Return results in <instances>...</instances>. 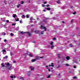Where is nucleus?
I'll use <instances>...</instances> for the list:
<instances>
[{
  "label": "nucleus",
  "mask_w": 80,
  "mask_h": 80,
  "mask_svg": "<svg viewBox=\"0 0 80 80\" xmlns=\"http://www.w3.org/2000/svg\"><path fill=\"white\" fill-rule=\"evenodd\" d=\"M20 33L21 34H24V33H26L27 34H28V36L29 37H31V33H30V32H24L23 31L20 32Z\"/></svg>",
  "instance_id": "nucleus-1"
},
{
  "label": "nucleus",
  "mask_w": 80,
  "mask_h": 80,
  "mask_svg": "<svg viewBox=\"0 0 80 80\" xmlns=\"http://www.w3.org/2000/svg\"><path fill=\"white\" fill-rule=\"evenodd\" d=\"M31 10L32 9H28V8H26L24 9V12H30Z\"/></svg>",
  "instance_id": "nucleus-2"
},
{
  "label": "nucleus",
  "mask_w": 80,
  "mask_h": 80,
  "mask_svg": "<svg viewBox=\"0 0 80 80\" xmlns=\"http://www.w3.org/2000/svg\"><path fill=\"white\" fill-rule=\"evenodd\" d=\"M53 63H51V65H48V66H47L46 67L48 69L49 67H51V66H52V67H53L54 65H53Z\"/></svg>",
  "instance_id": "nucleus-3"
},
{
  "label": "nucleus",
  "mask_w": 80,
  "mask_h": 80,
  "mask_svg": "<svg viewBox=\"0 0 80 80\" xmlns=\"http://www.w3.org/2000/svg\"><path fill=\"white\" fill-rule=\"evenodd\" d=\"M41 29H45V31H46L47 28L45 27H44L42 25H41Z\"/></svg>",
  "instance_id": "nucleus-4"
},
{
  "label": "nucleus",
  "mask_w": 80,
  "mask_h": 80,
  "mask_svg": "<svg viewBox=\"0 0 80 80\" xmlns=\"http://www.w3.org/2000/svg\"><path fill=\"white\" fill-rule=\"evenodd\" d=\"M53 11H54V9H51V11H50V14L52 15V14H53Z\"/></svg>",
  "instance_id": "nucleus-5"
},
{
  "label": "nucleus",
  "mask_w": 80,
  "mask_h": 80,
  "mask_svg": "<svg viewBox=\"0 0 80 80\" xmlns=\"http://www.w3.org/2000/svg\"><path fill=\"white\" fill-rule=\"evenodd\" d=\"M42 23L45 24L47 23V20H45L43 21L42 22Z\"/></svg>",
  "instance_id": "nucleus-6"
},
{
  "label": "nucleus",
  "mask_w": 80,
  "mask_h": 80,
  "mask_svg": "<svg viewBox=\"0 0 80 80\" xmlns=\"http://www.w3.org/2000/svg\"><path fill=\"white\" fill-rule=\"evenodd\" d=\"M31 74V72H30V71H29L28 72H27V76L28 77H29V76H30V75Z\"/></svg>",
  "instance_id": "nucleus-7"
},
{
  "label": "nucleus",
  "mask_w": 80,
  "mask_h": 80,
  "mask_svg": "<svg viewBox=\"0 0 80 80\" xmlns=\"http://www.w3.org/2000/svg\"><path fill=\"white\" fill-rule=\"evenodd\" d=\"M30 68H31V70H33L34 69V68L32 66L30 67Z\"/></svg>",
  "instance_id": "nucleus-8"
},
{
  "label": "nucleus",
  "mask_w": 80,
  "mask_h": 80,
  "mask_svg": "<svg viewBox=\"0 0 80 80\" xmlns=\"http://www.w3.org/2000/svg\"><path fill=\"white\" fill-rule=\"evenodd\" d=\"M6 68H7L8 70H10V67L6 66Z\"/></svg>",
  "instance_id": "nucleus-9"
},
{
  "label": "nucleus",
  "mask_w": 80,
  "mask_h": 80,
  "mask_svg": "<svg viewBox=\"0 0 80 80\" xmlns=\"http://www.w3.org/2000/svg\"><path fill=\"white\" fill-rule=\"evenodd\" d=\"M36 33H39V31L38 30H37L35 31Z\"/></svg>",
  "instance_id": "nucleus-10"
},
{
  "label": "nucleus",
  "mask_w": 80,
  "mask_h": 80,
  "mask_svg": "<svg viewBox=\"0 0 80 80\" xmlns=\"http://www.w3.org/2000/svg\"><path fill=\"white\" fill-rule=\"evenodd\" d=\"M5 64L8 66H9V65H10V63H9V62H8L7 63H5Z\"/></svg>",
  "instance_id": "nucleus-11"
},
{
  "label": "nucleus",
  "mask_w": 80,
  "mask_h": 80,
  "mask_svg": "<svg viewBox=\"0 0 80 80\" xmlns=\"http://www.w3.org/2000/svg\"><path fill=\"white\" fill-rule=\"evenodd\" d=\"M30 20H35V19H33V17H31L30 18Z\"/></svg>",
  "instance_id": "nucleus-12"
},
{
  "label": "nucleus",
  "mask_w": 80,
  "mask_h": 80,
  "mask_svg": "<svg viewBox=\"0 0 80 80\" xmlns=\"http://www.w3.org/2000/svg\"><path fill=\"white\" fill-rule=\"evenodd\" d=\"M8 58V56H6L5 57L3 58V59H7Z\"/></svg>",
  "instance_id": "nucleus-13"
},
{
  "label": "nucleus",
  "mask_w": 80,
  "mask_h": 80,
  "mask_svg": "<svg viewBox=\"0 0 80 80\" xmlns=\"http://www.w3.org/2000/svg\"><path fill=\"white\" fill-rule=\"evenodd\" d=\"M15 20L16 22H18V21H19V19L18 18H17V19L15 18Z\"/></svg>",
  "instance_id": "nucleus-14"
},
{
  "label": "nucleus",
  "mask_w": 80,
  "mask_h": 80,
  "mask_svg": "<svg viewBox=\"0 0 80 80\" xmlns=\"http://www.w3.org/2000/svg\"><path fill=\"white\" fill-rule=\"evenodd\" d=\"M66 58L67 60H68L70 59V57L68 56V57H66Z\"/></svg>",
  "instance_id": "nucleus-15"
},
{
  "label": "nucleus",
  "mask_w": 80,
  "mask_h": 80,
  "mask_svg": "<svg viewBox=\"0 0 80 80\" xmlns=\"http://www.w3.org/2000/svg\"><path fill=\"white\" fill-rule=\"evenodd\" d=\"M36 60H37V59L35 58L34 59H32V62H35V61H36Z\"/></svg>",
  "instance_id": "nucleus-16"
},
{
  "label": "nucleus",
  "mask_w": 80,
  "mask_h": 80,
  "mask_svg": "<svg viewBox=\"0 0 80 80\" xmlns=\"http://www.w3.org/2000/svg\"><path fill=\"white\" fill-rule=\"evenodd\" d=\"M53 20H56V19H57V17H54L52 18Z\"/></svg>",
  "instance_id": "nucleus-17"
},
{
  "label": "nucleus",
  "mask_w": 80,
  "mask_h": 80,
  "mask_svg": "<svg viewBox=\"0 0 80 80\" xmlns=\"http://www.w3.org/2000/svg\"><path fill=\"white\" fill-rule=\"evenodd\" d=\"M46 9H47V10H51V8H46Z\"/></svg>",
  "instance_id": "nucleus-18"
},
{
  "label": "nucleus",
  "mask_w": 80,
  "mask_h": 80,
  "mask_svg": "<svg viewBox=\"0 0 80 80\" xmlns=\"http://www.w3.org/2000/svg\"><path fill=\"white\" fill-rule=\"evenodd\" d=\"M6 35V33H5V32H2V35L5 36Z\"/></svg>",
  "instance_id": "nucleus-19"
},
{
  "label": "nucleus",
  "mask_w": 80,
  "mask_h": 80,
  "mask_svg": "<svg viewBox=\"0 0 80 80\" xmlns=\"http://www.w3.org/2000/svg\"><path fill=\"white\" fill-rule=\"evenodd\" d=\"M11 56H13V55H14V53L12 52H11Z\"/></svg>",
  "instance_id": "nucleus-20"
},
{
  "label": "nucleus",
  "mask_w": 80,
  "mask_h": 80,
  "mask_svg": "<svg viewBox=\"0 0 80 80\" xmlns=\"http://www.w3.org/2000/svg\"><path fill=\"white\" fill-rule=\"evenodd\" d=\"M20 80H24V78L23 77H21L19 78Z\"/></svg>",
  "instance_id": "nucleus-21"
},
{
  "label": "nucleus",
  "mask_w": 80,
  "mask_h": 80,
  "mask_svg": "<svg viewBox=\"0 0 80 80\" xmlns=\"http://www.w3.org/2000/svg\"><path fill=\"white\" fill-rule=\"evenodd\" d=\"M22 17L23 18H25V16L24 14L22 15Z\"/></svg>",
  "instance_id": "nucleus-22"
},
{
  "label": "nucleus",
  "mask_w": 80,
  "mask_h": 80,
  "mask_svg": "<svg viewBox=\"0 0 80 80\" xmlns=\"http://www.w3.org/2000/svg\"><path fill=\"white\" fill-rule=\"evenodd\" d=\"M20 6H21V5L20 4H19L17 6V7L18 8H19Z\"/></svg>",
  "instance_id": "nucleus-23"
},
{
  "label": "nucleus",
  "mask_w": 80,
  "mask_h": 80,
  "mask_svg": "<svg viewBox=\"0 0 80 80\" xmlns=\"http://www.w3.org/2000/svg\"><path fill=\"white\" fill-rule=\"evenodd\" d=\"M29 57H33V55H32V54H30Z\"/></svg>",
  "instance_id": "nucleus-24"
},
{
  "label": "nucleus",
  "mask_w": 80,
  "mask_h": 80,
  "mask_svg": "<svg viewBox=\"0 0 80 80\" xmlns=\"http://www.w3.org/2000/svg\"><path fill=\"white\" fill-rule=\"evenodd\" d=\"M10 35H11V36H14V34H13V33H11Z\"/></svg>",
  "instance_id": "nucleus-25"
},
{
  "label": "nucleus",
  "mask_w": 80,
  "mask_h": 80,
  "mask_svg": "<svg viewBox=\"0 0 80 80\" xmlns=\"http://www.w3.org/2000/svg\"><path fill=\"white\" fill-rule=\"evenodd\" d=\"M16 25V23H13L12 24V26H15V25Z\"/></svg>",
  "instance_id": "nucleus-26"
},
{
  "label": "nucleus",
  "mask_w": 80,
  "mask_h": 80,
  "mask_svg": "<svg viewBox=\"0 0 80 80\" xmlns=\"http://www.w3.org/2000/svg\"><path fill=\"white\" fill-rule=\"evenodd\" d=\"M15 48H14V47H12V48H11V50H14Z\"/></svg>",
  "instance_id": "nucleus-27"
},
{
  "label": "nucleus",
  "mask_w": 80,
  "mask_h": 80,
  "mask_svg": "<svg viewBox=\"0 0 80 80\" xmlns=\"http://www.w3.org/2000/svg\"><path fill=\"white\" fill-rule=\"evenodd\" d=\"M26 17L27 18H29V16H28V14L26 15Z\"/></svg>",
  "instance_id": "nucleus-28"
},
{
  "label": "nucleus",
  "mask_w": 80,
  "mask_h": 80,
  "mask_svg": "<svg viewBox=\"0 0 80 80\" xmlns=\"http://www.w3.org/2000/svg\"><path fill=\"white\" fill-rule=\"evenodd\" d=\"M50 75H48V76L47 77L48 78H50Z\"/></svg>",
  "instance_id": "nucleus-29"
},
{
  "label": "nucleus",
  "mask_w": 80,
  "mask_h": 80,
  "mask_svg": "<svg viewBox=\"0 0 80 80\" xmlns=\"http://www.w3.org/2000/svg\"><path fill=\"white\" fill-rule=\"evenodd\" d=\"M15 16H16V14H14L12 16V17H14V18H15Z\"/></svg>",
  "instance_id": "nucleus-30"
},
{
  "label": "nucleus",
  "mask_w": 80,
  "mask_h": 80,
  "mask_svg": "<svg viewBox=\"0 0 80 80\" xmlns=\"http://www.w3.org/2000/svg\"><path fill=\"white\" fill-rule=\"evenodd\" d=\"M2 51L3 52H6V50L5 49H3Z\"/></svg>",
  "instance_id": "nucleus-31"
},
{
  "label": "nucleus",
  "mask_w": 80,
  "mask_h": 80,
  "mask_svg": "<svg viewBox=\"0 0 80 80\" xmlns=\"http://www.w3.org/2000/svg\"><path fill=\"white\" fill-rule=\"evenodd\" d=\"M45 32V31H42L41 32V34H43V32Z\"/></svg>",
  "instance_id": "nucleus-32"
},
{
  "label": "nucleus",
  "mask_w": 80,
  "mask_h": 80,
  "mask_svg": "<svg viewBox=\"0 0 80 80\" xmlns=\"http://www.w3.org/2000/svg\"><path fill=\"white\" fill-rule=\"evenodd\" d=\"M60 67V66H58V67H57V66H56V68H59Z\"/></svg>",
  "instance_id": "nucleus-33"
},
{
  "label": "nucleus",
  "mask_w": 80,
  "mask_h": 80,
  "mask_svg": "<svg viewBox=\"0 0 80 80\" xmlns=\"http://www.w3.org/2000/svg\"><path fill=\"white\" fill-rule=\"evenodd\" d=\"M10 78H13V76H10Z\"/></svg>",
  "instance_id": "nucleus-34"
},
{
  "label": "nucleus",
  "mask_w": 80,
  "mask_h": 80,
  "mask_svg": "<svg viewBox=\"0 0 80 80\" xmlns=\"http://www.w3.org/2000/svg\"><path fill=\"white\" fill-rule=\"evenodd\" d=\"M24 56H27V55H28V54H24Z\"/></svg>",
  "instance_id": "nucleus-35"
},
{
  "label": "nucleus",
  "mask_w": 80,
  "mask_h": 80,
  "mask_svg": "<svg viewBox=\"0 0 80 80\" xmlns=\"http://www.w3.org/2000/svg\"><path fill=\"white\" fill-rule=\"evenodd\" d=\"M4 3H5V4H7V1H4Z\"/></svg>",
  "instance_id": "nucleus-36"
},
{
  "label": "nucleus",
  "mask_w": 80,
  "mask_h": 80,
  "mask_svg": "<svg viewBox=\"0 0 80 80\" xmlns=\"http://www.w3.org/2000/svg\"><path fill=\"white\" fill-rule=\"evenodd\" d=\"M74 20L73 19H72L71 20V23H73V21H74Z\"/></svg>",
  "instance_id": "nucleus-37"
},
{
  "label": "nucleus",
  "mask_w": 80,
  "mask_h": 80,
  "mask_svg": "<svg viewBox=\"0 0 80 80\" xmlns=\"http://www.w3.org/2000/svg\"><path fill=\"white\" fill-rule=\"evenodd\" d=\"M13 67H12V66H10V69L11 70V69H13Z\"/></svg>",
  "instance_id": "nucleus-38"
},
{
  "label": "nucleus",
  "mask_w": 80,
  "mask_h": 80,
  "mask_svg": "<svg viewBox=\"0 0 80 80\" xmlns=\"http://www.w3.org/2000/svg\"><path fill=\"white\" fill-rule=\"evenodd\" d=\"M22 20L21 19V20L20 21V23H22Z\"/></svg>",
  "instance_id": "nucleus-39"
},
{
  "label": "nucleus",
  "mask_w": 80,
  "mask_h": 80,
  "mask_svg": "<svg viewBox=\"0 0 80 80\" xmlns=\"http://www.w3.org/2000/svg\"><path fill=\"white\" fill-rule=\"evenodd\" d=\"M42 6L43 7H46V6L44 4H42Z\"/></svg>",
  "instance_id": "nucleus-40"
},
{
  "label": "nucleus",
  "mask_w": 80,
  "mask_h": 80,
  "mask_svg": "<svg viewBox=\"0 0 80 80\" xmlns=\"http://www.w3.org/2000/svg\"><path fill=\"white\" fill-rule=\"evenodd\" d=\"M53 42H51L50 44L52 45H53Z\"/></svg>",
  "instance_id": "nucleus-41"
},
{
  "label": "nucleus",
  "mask_w": 80,
  "mask_h": 80,
  "mask_svg": "<svg viewBox=\"0 0 80 80\" xmlns=\"http://www.w3.org/2000/svg\"><path fill=\"white\" fill-rule=\"evenodd\" d=\"M65 65H66V66H69V64H65Z\"/></svg>",
  "instance_id": "nucleus-42"
},
{
  "label": "nucleus",
  "mask_w": 80,
  "mask_h": 80,
  "mask_svg": "<svg viewBox=\"0 0 80 80\" xmlns=\"http://www.w3.org/2000/svg\"><path fill=\"white\" fill-rule=\"evenodd\" d=\"M23 3H24V1H22L21 2V4H23Z\"/></svg>",
  "instance_id": "nucleus-43"
},
{
  "label": "nucleus",
  "mask_w": 80,
  "mask_h": 80,
  "mask_svg": "<svg viewBox=\"0 0 80 80\" xmlns=\"http://www.w3.org/2000/svg\"><path fill=\"white\" fill-rule=\"evenodd\" d=\"M27 27L28 28H30V26H29V25Z\"/></svg>",
  "instance_id": "nucleus-44"
},
{
  "label": "nucleus",
  "mask_w": 80,
  "mask_h": 80,
  "mask_svg": "<svg viewBox=\"0 0 80 80\" xmlns=\"http://www.w3.org/2000/svg\"><path fill=\"white\" fill-rule=\"evenodd\" d=\"M30 23H32V22H33V21H32V20H31L30 21Z\"/></svg>",
  "instance_id": "nucleus-45"
},
{
  "label": "nucleus",
  "mask_w": 80,
  "mask_h": 80,
  "mask_svg": "<svg viewBox=\"0 0 80 80\" xmlns=\"http://www.w3.org/2000/svg\"><path fill=\"white\" fill-rule=\"evenodd\" d=\"M53 40H56V38H53Z\"/></svg>",
  "instance_id": "nucleus-46"
},
{
  "label": "nucleus",
  "mask_w": 80,
  "mask_h": 80,
  "mask_svg": "<svg viewBox=\"0 0 80 80\" xmlns=\"http://www.w3.org/2000/svg\"><path fill=\"white\" fill-rule=\"evenodd\" d=\"M70 46L71 47H73V46H72V44H70Z\"/></svg>",
  "instance_id": "nucleus-47"
},
{
  "label": "nucleus",
  "mask_w": 80,
  "mask_h": 80,
  "mask_svg": "<svg viewBox=\"0 0 80 80\" xmlns=\"http://www.w3.org/2000/svg\"><path fill=\"white\" fill-rule=\"evenodd\" d=\"M53 47H54V46L52 45V46H51V48H53Z\"/></svg>",
  "instance_id": "nucleus-48"
},
{
  "label": "nucleus",
  "mask_w": 80,
  "mask_h": 80,
  "mask_svg": "<svg viewBox=\"0 0 80 80\" xmlns=\"http://www.w3.org/2000/svg\"><path fill=\"white\" fill-rule=\"evenodd\" d=\"M57 56L58 57H60V54H58Z\"/></svg>",
  "instance_id": "nucleus-49"
},
{
  "label": "nucleus",
  "mask_w": 80,
  "mask_h": 80,
  "mask_svg": "<svg viewBox=\"0 0 80 80\" xmlns=\"http://www.w3.org/2000/svg\"><path fill=\"white\" fill-rule=\"evenodd\" d=\"M76 13V12H75L73 13V15H75Z\"/></svg>",
  "instance_id": "nucleus-50"
},
{
  "label": "nucleus",
  "mask_w": 80,
  "mask_h": 80,
  "mask_svg": "<svg viewBox=\"0 0 80 80\" xmlns=\"http://www.w3.org/2000/svg\"><path fill=\"white\" fill-rule=\"evenodd\" d=\"M73 68H77V67H76L75 66H74Z\"/></svg>",
  "instance_id": "nucleus-51"
},
{
  "label": "nucleus",
  "mask_w": 80,
  "mask_h": 80,
  "mask_svg": "<svg viewBox=\"0 0 80 80\" xmlns=\"http://www.w3.org/2000/svg\"><path fill=\"white\" fill-rule=\"evenodd\" d=\"M49 6H50V5H48L46 6V7H49Z\"/></svg>",
  "instance_id": "nucleus-52"
},
{
  "label": "nucleus",
  "mask_w": 80,
  "mask_h": 80,
  "mask_svg": "<svg viewBox=\"0 0 80 80\" xmlns=\"http://www.w3.org/2000/svg\"><path fill=\"white\" fill-rule=\"evenodd\" d=\"M73 78H77V77H76V76H75L73 77Z\"/></svg>",
  "instance_id": "nucleus-53"
},
{
  "label": "nucleus",
  "mask_w": 80,
  "mask_h": 80,
  "mask_svg": "<svg viewBox=\"0 0 80 80\" xmlns=\"http://www.w3.org/2000/svg\"><path fill=\"white\" fill-rule=\"evenodd\" d=\"M7 22V23H8V22H9V20H7L6 21Z\"/></svg>",
  "instance_id": "nucleus-54"
},
{
  "label": "nucleus",
  "mask_w": 80,
  "mask_h": 80,
  "mask_svg": "<svg viewBox=\"0 0 80 80\" xmlns=\"http://www.w3.org/2000/svg\"><path fill=\"white\" fill-rule=\"evenodd\" d=\"M4 42H7V39H4Z\"/></svg>",
  "instance_id": "nucleus-55"
},
{
  "label": "nucleus",
  "mask_w": 80,
  "mask_h": 80,
  "mask_svg": "<svg viewBox=\"0 0 80 80\" xmlns=\"http://www.w3.org/2000/svg\"><path fill=\"white\" fill-rule=\"evenodd\" d=\"M13 63H16V61L14 60L13 61Z\"/></svg>",
  "instance_id": "nucleus-56"
},
{
  "label": "nucleus",
  "mask_w": 80,
  "mask_h": 80,
  "mask_svg": "<svg viewBox=\"0 0 80 80\" xmlns=\"http://www.w3.org/2000/svg\"><path fill=\"white\" fill-rule=\"evenodd\" d=\"M43 3H44V4H46V3H47V2H43Z\"/></svg>",
  "instance_id": "nucleus-57"
},
{
  "label": "nucleus",
  "mask_w": 80,
  "mask_h": 80,
  "mask_svg": "<svg viewBox=\"0 0 80 80\" xmlns=\"http://www.w3.org/2000/svg\"><path fill=\"white\" fill-rule=\"evenodd\" d=\"M2 67H4V66H5V65H3V64H2Z\"/></svg>",
  "instance_id": "nucleus-58"
},
{
  "label": "nucleus",
  "mask_w": 80,
  "mask_h": 80,
  "mask_svg": "<svg viewBox=\"0 0 80 80\" xmlns=\"http://www.w3.org/2000/svg\"><path fill=\"white\" fill-rule=\"evenodd\" d=\"M33 26H34L33 25H32L31 26H30V27H33Z\"/></svg>",
  "instance_id": "nucleus-59"
},
{
  "label": "nucleus",
  "mask_w": 80,
  "mask_h": 80,
  "mask_svg": "<svg viewBox=\"0 0 80 80\" xmlns=\"http://www.w3.org/2000/svg\"><path fill=\"white\" fill-rule=\"evenodd\" d=\"M40 58H43V57H40Z\"/></svg>",
  "instance_id": "nucleus-60"
},
{
  "label": "nucleus",
  "mask_w": 80,
  "mask_h": 80,
  "mask_svg": "<svg viewBox=\"0 0 80 80\" xmlns=\"http://www.w3.org/2000/svg\"><path fill=\"white\" fill-rule=\"evenodd\" d=\"M43 12H46V10H43Z\"/></svg>",
  "instance_id": "nucleus-61"
},
{
  "label": "nucleus",
  "mask_w": 80,
  "mask_h": 80,
  "mask_svg": "<svg viewBox=\"0 0 80 80\" xmlns=\"http://www.w3.org/2000/svg\"><path fill=\"white\" fill-rule=\"evenodd\" d=\"M16 17L17 18V17H17V16L16 15V16H15V18Z\"/></svg>",
  "instance_id": "nucleus-62"
},
{
  "label": "nucleus",
  "mask_w": 80,
  "mask_h": 80,
  "mask_svg": "<svg viewBox=\"0 0 80 80\" xmlns=\"http://www.w3.org/2000/svg\"><path fill=\"white\" fill-rule=\"evenodd\" d=\"M62 22L63 23H65V22L62 21Z\"/></svg>",
  "instance_id": "nucleus-63"
},
{
  "label": "nucleus",
  "mask_w": 80,
  "mask_h": 80,
  "mask_svg": "<svg viewBox=\"0 0 80 80\" xmlns=\"http://www.w3.org/2000/svg\"><path fill=\"white\" fill-rule=\"evenodd\" d=\"M48 71L49 72H50V69H48Z\"/></svg>",
  "instance_id": "nucleus-64"
}]
</instances>
